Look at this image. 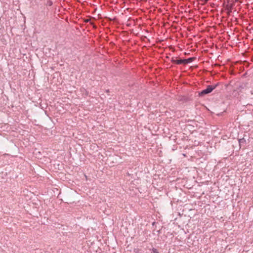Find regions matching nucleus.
<instances>
[{"mask_svg":"<svg viewBox=\"0 0 253 253\" xmlns=\"http://www.w3.org/2000/svg\"><path fill=\"white\" fill-rule=\"evenodd\" d=\"M217 84L207 85V94L211 93L217 86Z\"/></svg>","mask_w":253,"mask_h":253,"instance_id":"1","label":"nucleus"},{"mask_svg":"<svg viewBox=\"0 0 253 253\" xmlns=\"http://www.w3.org/2000/svg\"><path fill=\"white\" fill-rule=\"evenodd\" d=\"M172 62L174 63H176L177 64H185V63L186 62V60H182V59H179V60H177V59H175V60H172Z\"/></svg>","mask_w":253,"mask_h":253,"instance_id":"2","label":"nucleus"},{"mask_svg":"<svg viewBox=\"0 0 253 253\" xmlns=\"http://www.w3.org/2000/svg\"><path fill=\"white\" fill-rule=\"evenodd\" d=\"M192 60H193V59L192 58H190L187 59H184V60H186V61L185 64H187L188 63L192 62Z\"/></svg>","mask_w":253,"mask_h":253,"instance_id":"3","label":"nucleus"},{"mask_svg":"<svg viewBox=\"0 0 253 253\" xmlns=\"http://www.w3.org/2000/svg\"><path fill=\"white\" fill-rule=\"evenodd\" d=\"M206 94V89H204L201 92V93L200 94V95H203V94Z\"/></svg>","mask_w":253,"mask_h":253,"instance_id":"4","label":"nucleus"},{"mask_svg":"<svg viewBox=\"0 0 253 253\" xmlns=\"http://www.w3.org/2000/svg\"><path fill=\"white\" fill-rule=\"evenodd\" d=\"M152 251L153 253H158V252L156 249H153Z\"/></svg>","mask_w":253,"mask_h":253,"instance_id":"5","label":"nucleus"},{"mask_svg":"<svg viewBox=\"0 0 253 253\" xmlns=\"http://www.w3.org/2000/svg\"><path fill=\"white\" fill-rule=\"evenodd\" d=\"M243 140H243V139H240V140H239V142H240V143H241L242 142H243Z\"/></svg>","mask_w":253,"mask_h":253,"instance_id":"6","label":"nucleus"},{"mask_svg":"<svg viewBox=\"0 0 253 253\" xmlns=\"http://www.w3.org/2000/svg\"><path fill=\"white\" fill-rule=\"evenodd\" d=\"M89 21V19H87V20H85V22H88Z\"/></svg>","mask_w":253,"mask_h":253,"instance_id":"7","label":"nucleus"}]
</instances>
